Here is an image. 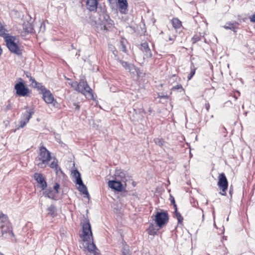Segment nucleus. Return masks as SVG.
<instances>
[{
    "label": "nucleus",
    "instance_id": "nucleus-12",
    "mask_svg": "<svg viewBox=\"0 0 255 255\" xmlns=\"http://www.w3.org/2000/svg\"><path fill=\"white\" fill-rule=\"evenodd\" d=\"M116 60L122 65L123 67L128 70L129 72L135 74L138 73V69L132 64L125 62L119 57H117Z\"/></svg>",
    "mask_w": 255,
    "mask_h": 255
},
{
    "label": "nucleus",
    "instance_id": "nucleus-45",
    "mask_svg": "<svg viewBox=\"0 0 255 255\" xmlns=\"http://www.w3.org/2000/svg\"><path fill=\"white\" fill-rule=\"evenodd\" d=\"M169 40H173V39L172 38H171V37H169Z\"/></svg>",
    "mask_w": 255,
    "mask_h": 255
},
{
    "label": "nucleus",
    "instance_id": "nucleus-24",
    "mask_svg": "<svg viewBox=\"0 0 255 255\" xmlns=\"http://www.w3.org/2000/svg\"><path fill=\"white\" fill-rule=\"evenodd\" d=\"M154 143L160 146V147L164 148L165 146V141L162 138H155L153 139Z\"/></svg>",
    "mask_w": 255,
    "mask_h": 255
},
{
    "label": "nucleus",
    "instance_id": "nucleus-7",
    "mask_svg": "<svg viewBox=\"0 0 255 255\" xmlns=\"http://www.w3.org/2000/svg\"><path fill=\"white\" fill-rule=\"evenodd\" d=\"M217 185L220 189L222 190V192L220 193L222 195L225 196L228 187V182L224 173H222L219 174Z\"/></svg>",
    "mask_w": 255,
    "mask_h": 255
},
{
    "label": "nucleus",
    "instance_id": "nucleus-14",
    "mask_svg": "<svg viewBox=\"0 0 255 255\" xmlns=\"http://www.w3.org/2000/svg\"><path fill=\"white\" fill-rule=\"evenodd\" d=\"M0 229L1 233V237L2 239H8L11 236L13 237H14V234L12 232V225L1 227H0Z\"/></svg>",
    "mask_w": 255,
    "mask_h": 255
},
{
    "label": "nucleus",
    "instance_id": "nucleus-18",
    "mask_svg": "<svg viewBox=\"0 0 255 255\" xmlns=\"http://www.w3.org/2000/svg\"><path fill=\"white\" fill-rule=\"evenodd\" d=\"M11 225L7 215L0 211V227Z\"/></svg>",
    "mask_w": 255,
    "mask_h": 255
},
{
    "label": "nucleus",
    "instance_id": "nucleus-10",
    "mask_svg": "<svg viewBox=\"0 0 255 255\" xmlns=\"http://www.w3.org/2000/svg\"><path fill=\"white\" fill-rule=\"evenodd\" d=\"M102 20V22L98 26V28H100L101 30H107L112 25V20L110 19L109 16L107 14H103L100 15V19Z\"/></svg>",
    "mask_w": 255,
    "mask_h": 255
},
{
    "label": "nucleus",
    "instance_id": "nucleus-40",
    "mask_svg": "<svg viewBox=\"0 0 255 255\" xmlns=\"http://www.w3.org/2000/svg\"><path fill=\"white\" fill-rule=\"evenodd\" d=\"M205 108L207 110V111H208L209 110V109H210V105L209 103H206L205 104Z\"/></svg>",
    "mask_w": 255,
    "mask_h": 255
},
{
    "label": "nucleus",
    "instance_id": "nucleus-29",
    "mask_svg": "<svg viewBox=\"0 0 255 255\" xmlns=\"http://www.w3.org/2000/svg\"><path fill=\"white\" fill-rule=\"evenodd\" d=\"M34 88H37L38 90H40L42 93L46 91L47 89L41 85V84L38 83L37 82H35V83L33 85Z\"/></svg>",
    "mask_w": 255,
    "mask_h": 255
},
{
    "label": "nucleus",
    "instance_id": "nucleus-23",
    "mask_svg": "<svg viewBox=\"0 0 255 255\" xmlns=\"http://www.w3.org/2000/svg\"><path fill=\"white\" fill-rule=\"evenodd\" d=\"M48 214L52 217H55L57 215V210L56 207L54 205H51L47 209Z\"/></svg>",
    "mask_w": 255,
    "mask_h": 255
},
{
    "label": "nucleus",
    "instance_id": "nucleus-9",
    "mask_svg": "<svg viewBox=\"0 0 255 255\" xmlns=\"http://www.w3.org/2000/svg\"><path fill=\"white\" fill-rule=\"evenodd\" d=\"M168 215L165 212H157L155 215V221L156 225L161 228L168 221Z\"/></svg>",
    "mask_w": 255,
    "mask_h": 255
},
{
    "label": "nucleus",
    "instance_id": "nucleus-28",
    "mask_svg": "<svg viewBox=\"0 0 255 255\" xmlns=\"http://www.w3.org/2000/svg\"><path fill=\"white\" fill-rule=\"evenodd\" d=\"M224 28L226 29H231L234 31H236V26L234 23H227L224 26Z\"/></svg>",
    "mask_w": 255,
    "mask_h": 255
},
{
    "label": "nucleus",
    "instance_id": "nucleus-39",
    "mask_svg": "<svg viewBox=\"0 0 255 255\" xmlns=\"http://www.w3.org/2000/svg\"><path fill=\"white\" fill-rule=\"evenodd\" d=\"M73 105L74 106H75V110H79L80 109V107L78 105H77L76 103H74L73 104Z\"/></svg>",
    "mask_w": 255,
    "mask_h": 255
},
{
    "label": "nucleus",
    "instance_id": "nucleus-42",
    "mask_svg": "<svg viewBox=\"0 0 255 255\" xmlns=\"http://www.w3.org/2000/svg\"><path fill=\"white\" fill-rule=\"evenodd\" d=\"M171 202L172 204H173L174 206H175V205H176L175 202V200H174V199L173 198H172V199L171 200Z\"/></svg>",
    "mask_w": 255,
    "mask_h": 255
},
{
    "label": "nucleus",
    "instance_id": "nucleus-35",
    "mask_svg": "<svg viewBox=\"0 0 255 255\" xmlns=\"http://www.w3.org/2000/svg\"><path fill=\"white\" fill-rule=\"evenodd\" d=\"M59 188L60 185L58 183H55V185H54L53 189L56 191V193H59L58 189H59Z\"/></svg>",
    "mask_w": 255,
    "mask_h": 255
},
{
    "label": "nucleus",
    "instance_id": "nucleus-33",
    "mask_svg": "<svg viewBox=\"0 0 255 255\" xmlns=\"http://www.w3.org/2000/svg\"><path fill=\"white\" fill-rule=\"evenodd\" d=\"M195 71H196V68H195L194 67H193V68L191 67V70L190 73L188 75V76L187 77V79H188V81L191 80L192 79V78L193 77V76L195 75Z\"/></svg>",
    "mask_w": 255,
    "mask_h": 255
},
{
    "label": "nucleus",
    "instance_id": "nucleus-26",
    "mask_svg": "<svg viewBox=\"0 0 255 255\" xmlns=\"http://www.w3.org/2000/svg\"><path fill=\"white\" fill-rule=\"evenodd\" d=\"M174 212L175 213V216L178 220V222L179 224H181L183 222V218L177 211V208L176 205H175L174 206Z\"/></svg>",
    "mask_w": 255,
    "mask_h": 255
},
{
    "label": "nucleus",
    "instance_id": "nucleus-46",
    "mask_svg": "<svg viewBox=\"0 0 255 255\" xmlns=\"http://www.w3.org/2000/svg\"><path fill=\"white\" fill-rule=\"evenodd\" d=\"M0 255H4L3 254L1 253V252H0Z\"/></svg>",
    "mask_w": 255,
    "mask_h": 255
},
{
    "label": "nucleus",
    "instance_id": "nucleus-17",
    "mask_svg": "<svg viewBox=\"0 0 255 255\" xmlns=\"http://www.w3.org/2000/svg\"><path fill=\"white\" fill-rule=\"evenodd\" d=\"M42 98L47 104H51L54 101V98L49 90H46L42 93Z\"/></svg>",
    "mask_w": 255,
    "mask_h": 255
},
{
    "label": "nucleus",
    "instance_id": "nucleus-21",
    "mask_svg": "<svg viewBox=\"0 0 255 255\" xmlns=\"http://www.w3.org/2000/svg\"><path fill=\"white\" fill-rule=\"evenodd\" d=\"M118 3L120 12L124 13L128 7L127 0H118Z\"/></svg>",
    "mask_w": 255,
    "mask_h": 255
},
{
    "label": "nucleus",
    "instance_id": "nucleus-20",
    "mask_svg": "<svg viewBox=\"0 0 255 255\" xmlns=\"http://www.w3.org/2000/svg\"><path fill=\"white\" fill-rule=\"evenodd\" d=\"M23 30L25 34L32 33L34 32V27L32 23L25 22L23 24Z\"/></svg>",
    "mask_w": 255,
    "mask_h": 255
},
{
    "label": "nucleus",
    "instance_id": "nucleus-41",
    "mask_svg": "<svg viewBox=\"0 0 255 255\" xmlns=\"http://www.w3.org/2000/svg\"><path fill=\"white\" fill-rule=\"evenodd\" d=\"M251 21L255 22V14L252 15V17L251 18Z\"/></svg>",
    "mask_w": 255,
    "mask_h": 255
},
{
    "label": "nucleus",
    "instance_id": "nucleus-30",
    "mask_svg": "<svg viewBox=\"0 0 255 255\" xmlns=\"http://www.w3.org/2000/svg\"><path fill=\"white\" fill-rule=\"evenodd\" d=\"M158 230V229H156L154 228V226L153 225H151L148 228V232L150 235H154L156 234Z\"/></svg>",
    "mask_w": 255,
    "mask_h": 255
},
{
    "label": "nucleus",
    "instance_id": "nucleus-34",
    "mask_svg": "<svg viewBox=\"0 0 255 255\" xmlns=\"http://www.w3.org/2000/svg\"><path fill=\"white\" fill-rule=\"evenodd\" d=\"M12 109V105L10 103L9 101H8V104L5 106L4 111H7L8 110H10Z\"/></svg>",
    "mask_w": 255,
    "mask_h": 255
},
{
    "label": "nucleus",
    "instance_id": "nucleus-27",
    "mask_svg": "<svg viewBox=\"0 0 255 255\" xmlns=\"http://www.w3.org/2000/svg\"><path fill=\"white\" fill-rule=\"evenodd\" d=\"M52 189L51 188H49L45 190V191L43 192V194L45 197H47L50 199H53L54 197L52 195Z\"/></svg>",
    "mask_w": 255,
    "mask_h": 255
},
{
    "label": "nucleus",
    "instance_id": "nucleus-15",
    "mask_svg": "<svg viewBox=\"0 0 255 255\" xmlns=\"http://www.w3.org/2000/svg\"><path fill=\"white\" fill-rule=\"evenodd\" d=\"M34 178L39 184V187L42 190H44L46 188L47 182L42 174L35 173L34 174Z\"/></svg>",
    "mask_w": 255,
    "mask_h": 255
},
{
    "label": "nucleus",
    "instance_id": "nucleus-5",
    "mask_svg": "<svg viewBox=\"0 0 255 255\" xmlns=\"http://www.w3.org/2000/svg\"><path fill=\"white\" fill-rule=\"evenodd\" d=\"M114 175L115 179L125 183V186H127L131 181V177L128 174L121 169H117Z\"/></svg>",
    "mask_w": 255,
    "mask_h": 255
},
{
    "label": "nucleus",
    "instance_id": "nucleus-2",
    "mask_svg": "<svg viewBox=\"0 0 255 255\" xmlns=\"http://www.w3.org/2000/svg\"><path fill=\"white\" fill-rule=\"evenodd\" d=\"M7 32L4 25L0 22V36L4 38L7 47L11 52L20 55L21 50L17 44L18 40L16 37L10 35Z\"/></svg>",
    "mask_w": 255,
    "mask_h": 255
},
{
    "label": "nucleus",
    "instance_id": "nucleus-44",
    "mask_svg": "<svg viewBox=\"0 0 255 255\" xmlns=\"http://www.w3.org/2000/svg\"><path fill=\"white\" fill-rule=\"evenodd\" d=\"M113 54L115 55L116 57H117V55L115 51H113Z\"/></svg>",
    "mask_w": 255,
    "mask_h": 255
},
{
    "label": "nucleus",
    "instance_id": "nucleus-25",
    "mask_svg": "<svg viewBox=\"0 0 255 255\" xmlns=\"http://www.w3.org/2000/svg\"><path fill=\"white\" fill-rule=\"evenodd\" d=\"M172 24L175 29H178L181 26V21L177 18H174L172 20Z\"/></svg>",
    "mask_w": 255,
    "mask_h": 255
},
{
    "label": "nucleus",
    "instance_id": "nucleus-4",
    "mask_svg": "<svg viewBox=\"0 0 255 255\" xmlns=\"http://www.w3.org/2000/svg\"><path fill=\"white\" fill-rule=\"evenodd\" d=\"M72 174L73 177L75 179V183L79 185L78 190L83 194L89 196V193L86 186L84 184L81 178V174L78 170H74Z\"/></svg>",
    "mask_w": 255,
    "mask_h": 255
},
{
    "label": "nucleus",
    "instance_id": "nucleus-11",
    "mask_svg": "<svg viewBox=\"0 0 255 255\" xmlns=\"http://www.w3.org/2000/svg\"><path fill=\"white\" fill-rule=\"evenodd\" d=\"M16 94L19 96H26L29 92V90L26 88L23 82H19L14 86Z\"/></svg>",
    "mask_w": 255,
    "mask_h": 255
},
{
    "label": "nucleus",
    "instance_id": "nucleus-31",
    "mask_svg": "<svg viewBox=\"0 0 255 255\" xmlns=\"http://www.w3.org/2000/svg\"><path fill=\"white\" fill-rule=\"evenodd\" d=\"M50 167L56 170H57L58 167V161L56 158H54L53 161L50 163Z\"/></svg>",
    "mask_w": 255,
    "mask_h": 255
},
{
    "label": "nucleus",
    "instance_id": "nucleus-48",
    "mask_svg": "<svg viewBox=\"0 0 255 255\" xmlns=\"http://www.w3.org/2000/svg\"><path fill=\"white\" fill-rule=\"evenodd\" d=\"M163 97H164L165 98H167V96H163Z\"/></svg>",
    "mask_w": 255,
    "mask_h": 255
},
{
    "label": "nucleus",
    "instance_id": "nucleus-6",
    "mask_svg": "<svg viewBox=\"0 0 255 255\" xmlns=\"http://www.w3.org/2000/svg\"><path fill=\"white\" fill-rule=\"evenodd\" d=\"M34 112L35 111L33 108H28L26 107L25 112L23 113L21 115L20 121H19V127L21 128H23L26 124L28 123Z\"/></svg>",
    "mask_w": 255,
    "mask_h": 255
},
{
    "label": "nucleus",
    "instance_id": "nucleus-43",
    "mask_svg": "<svg viewBox=\"0 0 255 255\" xmlns=\"http://www.w3.org/2000/svg\"><path fill=\"white\" fill-rule=\"evenodd\" d=\"M233 191L231 190V188H230L229 193L232 196Z\"/></svg>",
    "mask_w": 255,
    "mask_h": 255
},
{
    "label": "nucleus",
    "instance_id": "nucleus-22",
    "mask_svg": "<svg viewBox=\"0 0 255 255\" xmlns=\"http://www.w3.org/2000/svg\"><path fill=\"white\" fill-rule=\"evenodd\" d=\"M128 42H127V40L124 38H122L121 40H120V49H121V50H122V51H123L125 53H126L127 51V44Z\"/></svg>",
    "mask_w": 255,
    "mask_h": 255
},
{
    "label": "nucleus",
    "instance_id": "nucleus-8",
    "mask_svg": "<svg viewBox=\"0 0 255 255\" xmlns=\"http://www.w3.org/2000/svg\"><path fill=\"white\" fill-rule=\"evenodd\" d=\"M75 84L77 85L76 90L78 92H81L84 95L90 94L92 97H93L91 92V88L89 86L87 82L84 79H81L79 84H77V83Z\"/></svg>",
    "mask_w": 255,
    "mask_h": 255
},
{
    "label": "nucleus",
    "instance_id": "nucleus-1",
    "mask_svg": "<svg viewBox=\"0 0 255 255\" xmlns=\"http://www.w3.org/2000/svg\"><path fill=\"white\" fill-rule=\"evenodd\" d=\"M82 227V234L80 237L83 242H87V249L89 252L94 255H98L97 252V248L93 242V236L91 226L88 219H84L81 222Z\"/></svg>",
    "mask_w": 255,
    "mask_h": 255
},
{
    "label": "nucleus",
    "instance_id": "nucleus-3",
    "mask_svg": "<svg viewBox=\"0 0 255 255\" xmlns=\"http://www.w3.org/2000/svg\"><path fill=\"white\" fill-rule=\"evenodd\" d=\"M51 159L50 152L43 145L41 146L39 148L38 155L35 160L37 165L40 168H45Z\"/></svg>",
    "mask_w": 255,
    "mask_h": 255
},
{
    "label": "nucleus",
    "instance_id": "nucleus-38",
    "mask_svg": "<svg viewBox=\"0 0 255 255\" xmlns=\"http://www.w3.org/2000/svg\"><path fill=\"white\" fill-rule=\"evenodd\" d=\"M25 75L26 77L27 78H28V79H29V78L31 77V74L28 72H25Z\"/></svg>",
    "mask_w": 255,
    "mask_h": 255
},
{
    "label": "nucleus",
    "instance_id": "nucleus-16",
    "mask_svg": "<svg viewBox=\"0 0 255 255\" xmlns=\"http://www.w3.org/2000/svg\"><path fill=\"white\" fill-rule=\"evenodd\" d=\"M140 49L144 53V56L146 58H150L152 56V53L150 49L148 44L147 42H144L140 44Z\"/></svg>",
    "mask_w": 255,
    "mask_h": 255
},
{
    "label": "nucleus",
    "instance_id": "nucleus-19",
    "mask_svg": "<svg viewBox=\"0 0 255 255\" xmlns=\"http://www.w3.org/2000/svg\"><path fill=\"white\" fill-rule=\"evenodd\" d=\"M98 6V0H87L86 6L91 11L96 10Z\"/></svg>",
    "mask_w": 255,
    "mask_h": 255
},
{
    "label": "nucleus",
    "instance_id": "nucleus-32",
    "mask_svg": "<svg viewBox=\"0 0 255 255\" xmlns=\"http://www.w3.org/2000/svg\"><path fill=\"white\" fill-rule=\"evenodd\" d=\"M172 91H178L179 92H182L184 91V89L181 85H177L171 88Z\"/></svg>",
    "mask_w": 255,
    "mask_h": 255
},
{
    "label": "nucleus",
    "instance_id": "nucleus-47",
    "mask_svg": "<svg viewBox=\"0 0 255 255\" xmlns=\"http://www.w3.org/2000/svg\"><path fill=\"white\" fill-rule=\"evenodd\" d=\"M149 112L150 113L151 112V109H149Z\"/></svg>",
    "mask_w": 255,
    "mask_h": 255
},
{
    "label": "nucleus",
    "instance_id": "nucleus-37",
    "mask_svg": "<svg viewBox=\"0 0 255 255\" xmlns=\"http://www.w3.org/2000/svg\"><path fill=\"white\" fill-rule=\"evenodd\" d=\"M29 81L31 82V84L34 85V84L36 82V81L35 80V79L32 78V77H30L29 79Z\"/></svg>",
    "mask_w": 255,
    "mask_h": 255
},
{
    "label": "nucleus",
    "instance_id": "nucleus-13",
    "mask_svg": "<svg viewBox=\"0 0 255 255\" xmlns=\"http://www.w3.org/2000/svg\"><path fill=\"white\" fill-rule=\"evenodd\" d=\"M108 185L111 188L118 191H122L127 186H125V183L116 179L114 180H110Z\"/></svg>",
    "mask_w": 255,
    "mask_h": 255
},
{
    "label": "nucleus",
    "instance_id": "nucleus-36",
    "mask_svg": "<svg viewBox=\"0 0 255 255\" xmlns=\"http://www.w3.org/2000/svg\"><path fill=\"white\" fill-rule=\"evenodd\" d=\"M200 40V37L197 35L194 36L192 38V41L193 43L196 42L197 41H198Z\"/></svg>",
    "mask_w": 255,
    "mask_h": 255
}]
</instances>
